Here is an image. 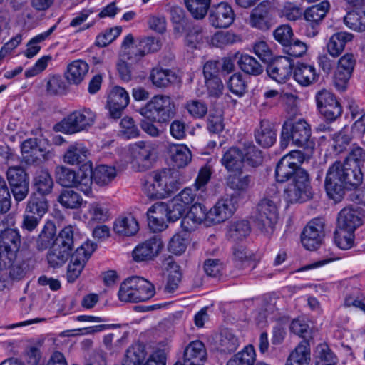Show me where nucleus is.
<instances>
[{"instance_id":"f257e3e1","label":"nucleus","mask_w":365,"mask_h":365,"mask_svg":"<svg viewBox=\"0 0 365 365\" xmlns=\"http://www.w3.org/2000/svg\"><path fill=\"white\" fill-rule=\"evenodd\" d=\"M56 228L51 222H48L38 236L36 248L43 251L50 247L47 254L48 264L53 267L63 266L68 260L74 246V228L69 225L61 230L55 237Z\"/></svg>"},{"instance_id":"f03ea898","label":"nucleus","mask_w":365,"mask_h":365,"mask_svg":"<svg viewBox=\"0 0 365 365\" xmlns=\"http://www.w3.org/2000/svg\"><path fill=\"white\" fill-rule=\"evenodd\" d=\"M275 176L280 182L292 180L284 189V197L288 202H303L312 198L309 174L305 170L297 168L290 157L283 156L280 159L276 166Z\"/></svg>"},{"instance_id":"7ed1b4c3","label":"nucleus","mask_w":365,"mask_h":365,"mask_svg":"<svg viewBox=\"0 0 365 365\" xmlns=\"http://www.w3.org/2000/svg\"><path fill=\"white\" fill-rule=\"evenodd\" d=\"M363 173L358 165L347 162L336 161L328 169L324 182L330 198L340 200L345 190H354L362 182Z\"/></svg>"},{"instance_id":"20e7f679","label":"nucleus","mask_w":365,"mask_h":365,"mask_svg":"<svg viewBox=\"0 0 365 365\" xmlns=\"http://www.w3.org/2000/svg\"><path fill=\"white\" fill-rule=\"evenodd\" d=\"M310 125L302 119L297 121L287 120L281 132V146L287 148L289 143L302 148H314V142L311 138Z\"/></svg>"},{"instance_id":"39448f33","label":"nucleus","mask_w":365,"mask_h":365,"mask_svg":"<svg viewBox=\"0 0 365 365\" xmlns=\"http://www.w3.org/2000/svg\"><path fill=\"white\" fill-rule=\"evenodd\" d=\"M155 293V287L149 281L133 276L121 283L118 295L121 302H138L150 299Z\"/></svg>"},{"instance_id":"423d86ee","label":"nucleus","mask_w":365,"mask_h":365,"mask_svg":"<svg viewBox=\"0 0 365 365\" xmlns=\"http://www.w3.org/2000/svg\"><path fill=\"white\" fill-rule=\"evenodd\" d=\"M139 113L150 121L164 123L174 117L175 104L169 96L157 95L140 108Z\"/></svg>"},{"instance_id":"0eeeda50","label":"nucleus","mask_w":365,"mask_h":365,"mask_svg":"<svg viewBox=\"0 0 365 365\" xmlns=\"http://www.w3.org/2000/svg\"><path fill=\"white\" fill-rule=\"evenodd\" d=\"M277 196L264 197L257 204L253 218L256 226L264 234L273 232L278 219Z\"/></svg>"},{"instance_id":"6e6552de","label":"nucleus","mask_w":365,"mask_h":365,"mask_svg":"<svg viewBox=\"0 0 365 365\" xmlns=\"http://www.w3.org/2000/svg\"><path fill=\"white\" fill-rule=\"evenodd\" d=\"M96 115L90 108L75 110L53 126V130L66 134H73L87 129L93 125Z\"/></svg>"},{"instance_id":"1a4fd4ad","label":"nucleus","mask_w":365,"mask_h":365,"mask_svg":"<svg viewBox=\"0 0 365 365\" xmlns=\"http://www.w3.org/2000/svg\"><path fill=\"white\" fill-rule=\"evenodd\" d=\"M96 247V243L87 241L78 247L72 255L70 254L71 261L67 269L68 282H73L80 276L85 264Z\"/></svg>"},{"instance_id":"9d476101","label":"nucleus","mask_w":365,"mask_h":365,"mask_svg":"<svg viewBox=\"0 0 365 365\" xmlns=\"http://www.w3.org/2000/svg\"><path fill=\"white\" fill-rule=\"evenodd\" d=\"M21 245V237L14 229H6L0 233V264L9 262L17 256Z\"/></svg>"},{"instance_id":"9b49d317","label":"nucleus","mask_w":365,"mask_h":365,"mask_svg":"<svg viewBox=\"0 0 365 365\" xmlns=\"http://www.w3.org/2000/svg\"><path fill=\"white\" fill-rule=\"evenodd\" d=\"M44 142L36 138L25 140L21 145L22 161L27 165H38L51 156L43 146Z\"/></svg>"},{"instance_id":"f8f14e48","label":"nucleus","mask_w":365,"mask_h":365,"mask_svg":"<svg viewBox=\"0 0 365 365\" xmlns=\"http://www.w3.org/2000/svg\"><path fill=\"white\" fill-rule=\"evenodd\" d=\"M134 160L140 171L150 169L157 158V145L150 141H139L132 147Z\"/></svg>"},{"instance_id":"ddd939ff","label":"nucleus","mask_w":365,"mask_h":365,"mask_svg":"<svg viewBox=\"0 0 365 365\" xmlns=\"http://www.w3.org/2000/svg\"><path fill=\"white\" fill-rule=\"evenodd\" d=\"M324 237V222L321 218H316L309 222L302 234V243L309 250L317 249Z\"/></svg>"},{"instance_id":"4468645a","label":"nucleus","mask_w":365,"mask_h":365,"mask_svg":"<svg viewBox=\"0 0 365 365\" xmlns=\"http://www.w3.org/2000/svg\"><path fill=\"white\" fill-rule=\"evenodd\" d=\"M330 9V4L323 1L318 4L307 8L304 13V19L308 22L307 35L315 36L319 32V26Z\"/></svg>"},{"instance_id":"2eb2a0df","label":"nucleus","mask_w":365,"mask_h":365,"mask_svg":"<svg viewBox=\"0 0 365 365\" xmlns=\"http://www.w3.org/2000/svg\"><path fill=\"white\" fill-rule=\"evenodd\" d=\"M129 101V94L125 88L120 86L113 87L108 95L106 106L110 117L113 119L120 118Z\"/></svg>"},{"instance_id":"dca6fc26","label":"nucleus","mask_w":365,"mask_h":365,"mask_svg":"<svg viewBox=\"0 0 365 365\" xmlns=\"http://www.w3.org/2000/svg\"><path fill=\"white\" fill-rule=\"evenodd\" d=\"M209 21L215 28H227L234 21L235 14L226 2L213 5L209 9Z\"/></svg>"},{"instance_id":"f3484780","label":"nucleus","mask_w":365,"mask_h":365,"mask_svg":"<svg viewBox=\"0 0 365 365\" xmlns=\"http://www.w3.org/2000/svg\"><path fill=\"white\" fill-rule=\"evenodd\" d=\"M237 197L231 196L219 200L208 211V220L217 224L230 218L237 209Z\"/></svg>"},{"instance_id":"a211bd4d","label":"nucleus","mask_w":365,"mask_h":365,"mask_svg":"<svg viewBox=\"0 0 365 365\" xmlns=\"http://www.w3.org/2000/svg\"><path fill=\"white\" fill-rule=\"evenodd\" d=\"M163 247L161 239L153 237L135 247L133 251V257L136 262L152 260L158 255Z\"/></svg>"},{"instance_id":"6ab92c4d","label":"nucleus","mask_w":365,"mask_h":365,"mask_svg":"<svg viewBox=\"0 0 365 365\" xmlns=\"http://www.w3.org/2000/svg\"><path fill=\"white\" fill-rule=\"evenodd\" d=\"M250 25L261 31H267L272 26L269 3L263 1L254 8L250 15Z\"/></svg>"},{"instance_id":"aec40b11","label":"nucleus","mask_w":365,"mask_h":365,"mask_svg":"<svg viewBox=\"0 0 365 365\" xmlns=\"http://www.w3.org/2000/svg\"><path fill=\"white\" fill-rule=\"evenodd\" d=\"M267 73L275 81L285 83L293 73V65L289 58L281 56L267 66Z\"/></svg>"},{"instance_id":"412c9836","label":"nucleus","mask_w":365,"mask_h":365,"mask_svg":"<svg viewBox=\"0 0 365 365\" xmlns=\"http://www.w3.org/2000/svg\"><path fill=\"white\" fill-rule=\"evenodd\" d=\"M170 169H164L150 174V180L145 185L150 197H165V188Z\"/></svg>"},{"instance_id":"4be33fe9","label":"nucleus","mask_w":365,"mask_h":365,"mask_svg":"<svg viewBox=\"0 0 365 365\" xmlns=\"http://www.w3.org/2000/svg\"><path fill=\"white\" fill-rule=\"evenodd\" d=\"M207 359L205 344L199 340L191 341L185 349L181 365H202Z\"/></svg>"},{"instance_id":"5701e85b","label":"nucleus","mask_w":365,"mask_h":365,"mask_svg":"<svg viewBox=\"0 0 365 365\" xmlns=\"http://www.w3.org/2000/svg\"><path fill=\"white\" fill-rule=\"evenodd\" d=\"M166 203L158 202L152 205L148 210V225L154 232H160L167 227Z\"/></svg>"},{"instance_id":"b1692460","label":"nucleus","mask_w":365,"mask_h":365,"mask_svg":"<svg viewBox=\"0 0 365 365\" xmlns=\"http://www.w3.org/2000/svg\"><path fill=\"white\" fill-rule=\"evenodd\" d=\"M161 42L158 38L148 37L141 40L138 44V48H130L128 50V58L130 59V63H136L139 61L145 55L156 52L161 48Z\"/></svg>"},{"instance_id":"393cba45","label":"nucleus","mask_w":365,"mask_h":365,"mask_svg":"<svg viewBox=\"0 0 365 365\" xmlns=\"http://www.w3.org/2000/svg\"><path fill=\"white\" fill-rule=\"evenodd\" d=\"M54 182L46 169H38L33 178V187L37 195L46 197L51 194Z\"/></svg>"},{"instance_id":"a878e982","label":"nucleus","mask_w":365,"mask_h":365,"mask_svg":"<svg viewBox=\"0 0 365 365\" xmlns=\"http://www.w3.org/2000/svg\"><path fill=\"white\" fill-rule=\"evenodd\" d=\"M361 225V219L356 210L351 207H344L339 213L337 227L341 230L354 232Z\"/></svg>"},{"instance_id":"bb28decb","label":"nucleus","mask_w":365,"mask_h":365,"mask_svg":"<svg viewBox=\"0 0 365 365\" xmlns=\"http://www.w3.org/2000/svg\"><path fill=\"white\" fill-rule=\"evenodd\" d=\"M355 64L356 59L352 53H346L340 58L334 74L336 84L345 83L349 80Z\"/></svg>"},{"instance_id":"cd10ccee","label":"nucleus","mask_w":365,"mask_h":365,"mask_svg":"<svg viewBox=\"0 0 365 365\" xmlns=\"http://www.w3.org/2000/svg\"><path fill=\"white\" fill-rule=\"evenodd\" d=\"M28 265L24 260H20L16 257L11 259L9 262H6L4 266L0 264V271L4 272L7 280H19L22 279L26 273Z\"/></svg>"},{"instance_id":"c85d7f7f","label":"nucleus","mask_w":365,"mask_h":365,"mask_svg":"<svg viewBox=\"0 0 365 365\" xmlns=\"http://www.w3.org/2000/svg\"><path fill=\"white\" fill-rule=\"evenodd\" d=\"M294 80L303 86H308L318 81L319 74L313 66L302 63L293 70Z\"/></svg>"},{"instance_id":"c756f323","label":"nucleus","mask_w":365,"mask_h":365,"mask_svg":"<svg viewBox=\"0 0 365 365\" xmlns=\"http://www.w3.org/2000/svg\"><path fill=\"white\" fill-rule=\"evenodd\" d=\"M276 132L269 121L262 120L255 132L256 142L263 148L271 147L276 141Z\"/></svg>"},{"instance_id":"7c9ffc66","label":"nucleus","mask_w":365,"mask_h":365,"mask_svg":"<svg viewBox=\"0 0 365 365\" xmlns=\"http://www.w3.org/2000/svg\"><path fill=\"white\" fill-rule=\"evenodd\" d=\"M221 163L230 172L241 171L244 165L242 150L236 147L230 148L223 154Z\"/></svg>"},{"instance_id":"2f4dec72","label":"nucleus","mask_w":365,"mask_h":365,"mask_svg":"<svg viewBox=\"0 0 365 365\" xmlns=\"http://www.w3.org/2000/svg\"><path fill=\"white\" fill-rule=\"evenodd\" d=\"M89 153L81 143H75L70 145L63 155V161L69 165H78L85 163Z\"/></svg>"},{"instance_id":"473e14b6","label":"nucleus","mask_w":365,"mask_h":365,"mask_svg":"<svg viewBox=\"0 0 365 365\" xmlns=\"http://www.w3.org/2000/svg\"><path fill=\"white\" fill-rule=\"evenodd\" d=\"M310 361V349L308 340H302L292 351L286 365H308Z\"/></svg>"},{"instance_id":"72a5a7b5","label":"nucleus","mask_w":365,"mask_h":365,"mask_svg":"<svg viewBox=\"0 0 365 365\" xmlns=\"http://www.w3.org/2000/svg\"><path fill=\"white\" fill-rule=\"evenodd\" d=\"M354 36L347 32H338L332 35L327 45V51L334 57L339 56L347 43L351 42Z\"/></svg>"},{"instance_id":"f704fd0d","label":"nucleus","mask_w":365,"mask_h":365,"mask_svg":"<svg viewBox=\"0 0 365 365\" xmlns=\"http://www.w3.org/2000/svg\"><path fill=\"white\" fill-rule=\"evenodd\" d=\"M239 345V338L232 331L224 329L220 332L217 343V349L220 352L231 354L237 350Z\"/></svg>"},{"instance_id":"c9c22d12","label":"nucleus","mask_w":365,"mask_h":365,"mask_svg":"<svg viewBox=\"0 0 365 365\" xmlns=\"http://www.w3.org/2000/svg\"><path fill=\"white\" fill-rule=\"evenodd\" d=\"M147 358L145 346L143 344H134L125 352L122 365H143Z\"/></svg>"},{"instance_id":"e433bc0d","label":"nucleus","mask_w":365,"mask_h":365,"mask_svg":"<svg viewBox=\"0 0 365 365\" xmlns=\"http://www.w3.org/2000/svg\"><path fill=\"white\" fill-rule=\"evenodd\" d=\"M88 71V65L83 61H74L68 66L66 78L70 83L79 84Z\"/></svg>"},{"instance_id":"4c0bfd02","label":"nucleus","mask_w":365,"mask_h":365,"mask_svg":"<svg viewBox=\"0 0 365 365\" xmlns=\"http://www.w3.org/2000/svg\"><path fill=\"white\" fill-rule=\"evenodd\" d=\"M113 229L119 235L133 236L138 232L139 226L137 220L133 216H127L117 219Z\"/></svg>"},{"instance_id":"58836bf2","label":"nucleus","mask_w":365,"mask_h":365,"mask_svg":"<svg viewBox=\"0 0 365 365\" xmlns=\"http://www.w3.org/2000/svg\"><path fill=\"white\" fill-rule=\"evenodd\" d=\"M150 78L155 86L165 88L175 82L178 76L170 70L155 68L151 71Z\"/></svg>"},{"instance_id":"ea45409f","label":"nucleus","mask_w":365,"mask_h":365,"mask_svg":"<svg viewBox=\"0 0 365 365\" xmlns=\"http://www.w3.org/2000/svg\"><path fill=\"white\" fill-rule=\"evenodd\" d=\"M251 232V227L247 220H242L232 222L228 227L227 236L233 242L241 241L247 237Z\"/></svg>"},{"instance_id":"a19ab883","label":"nucleus","mask_w":365,"mask_h":365,"mask_svg":"<svg viewBox=\"0 0 365 365\" xmlns=\"http://www.w3.org/2000/svg\"><path fill=\"white\" fill-rule=\"evenodd\" d=\"M56 181L64 187H73L78 179L76 172L63 165H58L54 170Z\"/></svg>"},{"instance_id":"79ce46f5","label":"nucleus","mask_w":365,"mask_h":365,"mask_svg":"<svg viewBox=\"0 0 365 365\" xmlns=\"http://www.w3.org/2000/svg\"><path fill=\"white\" fill-rule=\"evenodd\" d=\"M250 182L251 176L242 175V170L231 173L226 178L227 186L237 193L247 191Z\"/></svg>"},{"instance_id":"37998d69","label":"nucleus","mask_w":365,"mask_h":365,"mask_svg":"<svg viewBox=\"0 0 365 365\" xmlns=\"http://www.w3.org/2000/svg\"><path fill=\"white\" fill-rule=\"evenodd\" d=\"M48 202L46 197L32 193L27 202L25 211L42 218L48 210Z\"/></svg>"},{"instance_id":"c03bdc74","label":"nucleus","mask_w":365,"mask_h":365,"mask_svg":"<svg viewBox=\"0 0 365 365\" xmlns=\"http://www.w3.org/2000/svg\"><path fill=\"white\" fill-rule=\"evenodd\" d=\"M57 201L66 209H78L83 203L81 196L71 189H63L57 197Z\"/></svg>"},{"instance_id":"a18cd8bd","label":"nucleus","mask_w":365,"mask_h":365,"mask_svg":"<svg viewBox=\"0 0 365 365\" xmlns=\"http://www.w3.org/2000/svg\"><path fill=\"white\" fill-rule=\"evenodd\" d=\"M242 152L244 163L245 162L248 165L255 168L262 164L263 161L262 151L256 148L252 142L245 141Z\"/></svg>"},{"instance_id":"49530a36","label":"nucleus","mask_w":365,"mask_h":365,"mask_svg":"<svg viewBox=\"0 0 365 365\" xmlns=\"http://www.w3.org/2000/svg\"><path fill=\"white\" fill-rule=\"evenodd\" d=\"M6 174L9 187L29 185L28 174L19 166L9 167Z\"/></svg>"},{"instance_id":"de8ad7c7","label":"nucleus","mask_w":365,"mask_h":365,"mask_svg":"<svg viewBox=\"0 0 365 365\" xmlns=\"http://www.w3.org/2000/svg\"><path fill=\"white\" fill-rule=\"evenodd\" d=\"M171 158L178 168H184L189 164L192 154L189 148L184 145H174L170 147Z\"/></svg>"},{"instance_id":"09e8293b","label":"nucleus","mask_w":365,"mask_h":365,"mask_svg":"<svg viewBox=\"0 0 365 365\" xmlns=\"http://www.w3.org/2000/svg\"><path fill=\"white\" fill-rule=\"evenodd\" d=\"M255 360V349L252 345H249L232 356L227 362V365H254Z\"/></svg>"},{"instance_id":"8fccbe9b","label":"nucleus","mask_w":365,"mask_h":365,"mask_svg":"<svg viewBox=\"0 0 365 365\" xmlns=\"http://www.w3.org/2000/svg\"><path fill=\"white\" fill-rule=\"evenodd\" d=\"M92 174L96 184L106 185L116 177L117 173L114 167L100 165L95 168Z\"/></svg>"},{"instance_id":"3c124183","label":"nucleus","mask_w":365,"mask_h":365,"mask_svg":"<svg viewBox=\"0 0 365 365\" xmlns=\"http://www.w3.org/2000/svg\"><path fill=\"white\" fill-rule=\"evenodd\" d=\"M189 12L195 19H202L205 17L210 8L211 0H184Z\"/></svg>"},{"instance_id":"603ef678","label":"nucleus","mask_w":365,"mask_h":365,"mask_svg":"<svg viewBox=\"0 0 365 365\" xmlns=\"http://www.w3.org/2000/svg\"><path fill=\"white\" fill-rule=\"evenodd\" d=\"M345 24L356 31H365V7L361 11H351L344 18Z\"/></svg>"},{"instance_id":"864d4df0","label":"nucleus","mask_w":365,"mask_h":365,"mask_svg":"<svg viewBox=\"0 0 365 365\" xmlns=\"http://www.w3.org/2000/svg\"><path fill=\"white\" fill-rule=\"evenodd\" d=\"M237 63L243 72L250 75L258 76L263 71L262 65L254 57L247 54L241 55Z\"/></svg>"},{"instance_id":"5fc2aeb1","label":"nucleus","mask_w":365,"mask_h":365,"mask_svg":"<svg viewBox=\"0 0 365 365\" xmlns=\"http://www.w3.org/2000/svg\"><path fill=\"white\" fill-rule=\"evenodd\" d=\"M316 365H336V356L325 344L317 347Z\"/></svg>"},{"instance_id":"6e6d98bb","label":"nucleus","mask_w":365,"mask_h":365,"mask_svg":"<svg viewBox=\"0 0 365 365\" xmlns=\"http://www.w3.org/2000/svg\"><path fill=\"white\" fill-rule=\"evenodd\" d=\"M46 92L48 95H61L66 91V85L60 76H53L46 82Z\"/></svg>"},{"instance_id":"4d7b16f0","label":"nucleus","mask_w":365,"mask_h":365,"mask_svg":"<svg viewBox=\"0 0 365 365\" xmlns=\"http://www.w3.org/2000/svg\"><path fill=\"white\" fill-rule=\"evenodd\" d=\"M11 206V197L4 178L0 175V212L6 213Z\"/></svg>"},{"instance_id":"13d9d810","label":"nucleus","mask_w":365,"mask_h":365,"mask_svg":"<svg viewBox=\"0 0 365 365\" xmlns=\"http://www.w3.org/2000/svg\"><path fill=\"white\" fill-rule=\"evenodd\" d=\"M166 207L167 221L169 222H174L180 219L186 210L184 204L177 202L175 199L170 203H166Z\"/></svg>"},{"instance_id":"bf43d9fd","label":"nucleus","mask_w":365,"mask_h":365,"mask_svg":"<svg viewBox=\"0 0 365 365\" xmlns=\"http://www.w3.org/2000/svg\"><path fill=\"white\" fill-rule=\"evenodd\" d=\"M274 39L284 48L293 38L292 29L289 25H281L273 32Z\"/></svg>"},{"instance_id":"052dcab7","label":"nucleus","mask_w":365,"mask_h":365,"mask_svg":"<svg viewBox=\"0 0 365 365\" xmlns=\"http://www.w3.org/2000/svg\"><path fill=\"white\" fill-rule=\"evenodd\" d=\"M88 213L91 220L93 222H105L108 218V209L98 202H93L88 205Z\"/></svg>"},{"instance_id":"680f3d73","label":"nucleus","mask_w":365,"mask_h":365,"mask_svg":"<svg viewBox=\"0 0 365 365\" xmlns=\"http://www.w3.org/2000/svg\"><path fill=\"white\" fill-rule=\"evenodd\" d=\"M307 50V46L304 42L293 38L284 48L283 51L291 57L299 58L302 56Z\"/></svg>"},{"instance_id":"e2e57ef3","label":"nucleus","mask_w":365,"mask_h":365,"mask_svg":"<svg viewBox=\"0 0 365 365\" xmlns=\"http://www.w3.org/2000/svg\"><path fill=\"white\" fill-rule=\"evenodd\" d=\"M334 239L339 247L342 250H348L354 244V232L336 229L334 232Z\"/></svg>"},{"instance_id":"0e129e2a","label":"nucleus","mask_w":365,"mask_h":365,"mask_svg":"<svg viewBox=\"0 0 365 365\" xmlns=\"http://www.w3.org/2000/svg\"><path fill=\"white\" fill-rule=\"evenodd\" d=\"M227 87L232 93L242 96L245 93L247 86L242 79V75L240 73H237L229 78Z\"/></svg>"},{"instance_id":"69168bd1","label":"nucleus","mask_w":365,"mask_h":365,"mask_svg":"<svg viewBox=\"0 0 365 365\" xmlns=\"http://www.w3.org/2000/svg\"><path fill=\"white\" fill-rule=\"evenodd\" d=\"M342 110L340 103L336 100L319 111L327 121L333 122L341 115Z\"/></svg>"},{"instance_id":"338daca9","label":"nucleus","mask_w":365,"mask_h":365,"mask_svg":"<svg viewBox=\"0 0 365 365\" xmlns=\"http://www.w3.org/2000/svg\"><path fill=\"white\" fill-rule=\"evenodd\" d=\"M333 148L337 153H341L351 140L348 130L345 128L333 135Z\"/></svg>"},{"instance_id":"774afa93","label":"nucleus","mask_w":365,"mask_h":365,"mask_svg":"<svg viewBox=\"0 0 365 365\" xmlns=\"http://www.w3.org/2000/svg\"><path fill=\"white\" fill-rule=\"evenodd\" d=\"M344 162H347L349 165H358L361 169V165H363L365 162V150L354 145Z\"/></svg>"}]
</instances>
